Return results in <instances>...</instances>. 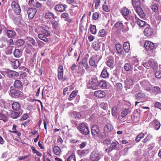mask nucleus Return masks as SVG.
<instances>
[{
  "label": "nucleus",
  "mask_w": 161,
  "mask_h": 161,
  "mask_svg": "<svg viewBox=\"0 0 161 161\" xmlns=\"http://www.w3.org/2000/svg\"><path fill=\"white\" fill-rule=\"evenodd\" d=\"M101 76L103 78H108L109 76V74L108 72L107 69H103L101 73Z\"/></svg>",
  "instance_id": "33"
},
{
  "label": "nucleus",
  "mask_w": 161,
  "mask_h": 161,
  "mask_svg": "<svg viewBox=\"0 0 161 161\" xmlns=\"http://www.w3.org/2000/svg\"><path fill=\"white\" fill-rule=\"evenodd\" d=\"M153 136L150 134H148L147 136L144 139L143 141V142L146 143L148 141H150L152 138Z\"/></svg>",
  "instance_id": "46"
},
{
  "label": "nucleus",
  "mask_w": 161,
  "mask_h": 161,
  "mask_svg": "<svg viewBox=\"0 0 161 161\" xmlns=\"http://www.w3.org/2000/svg\"><path fill=\"white\" fill-rule=\"evenodd\" d=\"M86 144L87 143L86 142H82L79 145L80 148L81 149L84 148L86 145Z\"/></svg>",
  "instance_id": "64"
},
{
  "label": "nucleus",
  "mask_w": 161,
  "mask_h": 161,
  "mask_svg": "<svg viewBox=\"0 0 161 161\" xmlns=\"http://www.w3.org/2000/svg\"><path fill=\"white\" fill-rule=\"evenodd\" d=\"M155 76L158 79L161 78V71H156L155 73Z\"/></svg>",
  "instance_id": "59"
},
{
  "label": "nucleus",
  "mask_w": 161,
  "mask_h": 161,
  "mask_svg": "<svg viewBox=\"0 0 161 161\" xmlns=\"http://www.w3.org/2000/svg\"><path fill=\"white\" fill-rule=\"evenodd\" d=\"M102 57L101 55L94 54L90 58L89 60V65L91 66L96 67L97 64L100 60L101 59Z\"/></svg>",
  "instance_id": "3"
},
{
  "label": "nucleus",
  "mask_w": 161,
  "mask_h": 161,
  "mask_svg": "<svg viewBox=\"0 0 161 161\" xmlns=\"http://www.w3.org/2000/svg\"><path fill=\"white\" fill-rule=\"evenodd\" d=\"M117 108L116 107H113L112 109V114L114 119L117 118Z\"/></svg>",
  "instance_id": "37"
},
{
  "label": "nucleus",
  "mask_w": 161,
  "mask_h": 161,
  "mask_svg": "<svg viewBox=\"0 0 161 161\" xmlns=\"http://www.w3.org/2000/svg\"><path fill=\"white\" fill-rule=\"evenodd\" d=\"M94 95L96 97L102 98L105 96L106 93L103 91L98 90L95 92Z\"/></svg>",
  "instance_id": "18"
},
{
  "label": "nucleus",
  "mask_w": 161,
  "mask_h": 161,
  "mask_svg": "<svg viewBox=\"0 0 161 161\" xmlns=\"http://www.w3.org/2000/svg\"><path fill=\"white\" fill-rule=\"evenodd\" d=\"M100 3V0H94V3H95V9H98V7L99 6Z\"/></svg>",
  "instance_id": "57"
},
{
  "label": "nucleus",
  "mask_w": 161,
  "mask_h": 161,
  "mask_svg": "<svg viewBox=\"0 0 161 161\" xmlns=\"http://www.w3.org/2000/svg\"><path fill=\"white\" fill-rule=\"evenodd\" d=\"M12 108L14 110H19L20 108V103L17 102H14L12 104Z\"/></svg>",
  "instance_id": "24"
},
{
  "label": "nucleus",
  "mask_w": 161,
  "mask_h": 161,
  "mask_svg": "<svg viewBox=\"0 0 161 161\" xmlns=\"http://www.w3.org/2000/svg\"><path fill=\"white\" fill-rule=\"evenodd\" d=\"M91 131L92 135L96 136H99L100 130L98 125H93L91 128Z\"/></svg>",
  "instance_id": "12"
},
{
  "label": "nucleus",
  "mask_w": 161,
  "mask_h": 161,
  "mask_svg": "<svg viewBox=\"0 0 161 161\" xmlns=\"http://www.w3.org/2000/svg\"><path fill=\"white\" fill-rule=\"evenodd\" d=\"M148 63L149 69L150 68L154 69L158 66L157 62L153 59H149Z\"/></svg>",
  "instance_id": "22"
},
{
  "label": "nucleus",
  "mask_w": 161,
  "mask_h": 161,
  "mask_svg": "<svg viewBox=\"0 0 161 161\" xmlns=\"http://www.w3.org/2000/svg\"><path fill=\"white\" fill-rule=\"evenodd\" d=\"M16 43L18 46H21L25 43V41L22 39H19L17 41Z\"/></svg>",
  "instance_id": "49"
},
{
  "label": "nucleus",
  "mask_w": 161,
  "mask_h": 161,
  "mask_svg": "<svg viewBox=\"0 0 161 161\" xmlns=\"http://www.w3.org/2000/svg\"><path fill=\"white\" fill-rule=\"evenodd\" d=\"M132 65H130L129 63H126L124 66L125 69L126 71H129L132 68Z\"/></svg>",
  "instance_id": "55"
},
{
  "label": "nucleus",
  "mask_w": 161,
  "mask_h": 161,
  "mask_svg": "<svg viewBox=\"0 0 161 161\" xmlns=\"http://www.w3.org/2000/svg\"><path fill=\"white\" fill-rule=\"evenodd\" d=\"M151 7L152 10H158V7L154 3H153L151 5Z\"/></svg>",
  "instance_id": "61"
},
{
  "label": "nucleus",
  "mask_w": 161,
  "mask_h": 161,
  "mask_svg": "<svg viewBox=\"0 0 161 161\" xmlns=\"http://www.w3.org/2000/svg\"><path fill=\"white\" fill-rule=\"evenodd\" d=\"M14 46H9L6 48L5 52L7 54H10L12 53L13 48Z\"/></svg>",
  "instance_id": "47"
},
{
  "label": "nucleus",
  "mask_w": 161,
  "mask_h": 161,
  "mask_svg": "<svg viewBox=\"0 0 161 161\" xmlns=\"http://www.w3.org/2000/svg\"><path fill=\"white\" fill-rule=\"evenodd\" d=\"M67 161H75V158L74 155H71L67 159Z\"/></svg>",
  "instance_id": "60"
},
{
  "label": "nucleus",
  "mask_w": 161,
  "mask_h": 161,
  "mask_svg": "<svg viewBox=\"0 0 161 161\" xmlns=\"http://www.w3.org/2000/svg\"><path fill=\"white\" fill-rule=\"evenodd\" d=\"M123 48L126 53H128L130 50V43L128 42H125L123 45Z\"/></svg>",
  "instance_id": "31"
},
{
  "label": "nucleus",
  "mask_w": 161,
  "mask_h": 161,
  "mask_svg": "<svg viewBox=\"0 0 161 161\" xmlns=\"http://www.w3.org/2000/svg\"><path fill=\"white\" fill-rule=\"evenodd\" d=\"M67 6L66 5L63 4H58L54 8L55 10H65Z\"/></svg>",
  "instance_id": "30"
},
{
  "label": "nucleus",
  "mask_w": 161,
  "mask_h": 161,
  "mask_svg": "<svg viewBox=\"0 0 161 161\" xmlns=\"http://www.w3.org/2000/svg\"><path fill=\"white\" fill-rule=\"evenodd\" d=\"M130 112V110L129 109L126 108L122 112L121 115V116L123 118Z\"/></svg>",
  "instance_id": "40"
},
{
  "label": "nucleus",
  "mask_w": 161,
  "mask_h": 161,
  "mask_svg": "<svg viewBox=\"0 0 161 161\" xmlns=\"http://www.w3.org/2000/svg\"><path fill=\"white\" fill-rule=\"evenodd\" d=\"M133 6L135 10H142L140 7L141 2L140 0H132Z\"/></svg>",
  "instance_id": "13"
},
{
  "label": "nucleus",
  "mask_w": 161,
  "mask_h": 161,
  "mask_svg": "<svg viewBox=\"0 0 161 161\" xmlns=\"http://www.w3.org/2000/svg\"><path fill=\"white\" fill-rule=\"evenodd\" d=\"M39 29L43 34H39L38 36V37L45 42H48V40L47 37L50 35V33L48 31V27L45 25H43L41 26Z\"/></svg>",
  "instance_id": "1"
},
{
  "label": "nucleus",
  "mask_w": 161,
  "mask_h": 161,
  "mask_svg": "<svg viewBox=\"0 0 161 161\" xmlns=\"http://www.w3.org/2000/svg\"><path fill=\"white\" fill-rule=\"evenodd\" d=\"M122 14L124 16H127L129 14V11H121Z\"/></svg>",
  "instance_id": "62"
},
{
  "label": "nucleus",
  "mask_w": 161,
  "mask_h": 161,
  "mask_svg": "<svg viewBox=\"0 0 161 161\" xmlns=\"http://www.w3.org/2000/svg\"><path fill=\"white\" fill-rule=\"evenodd\" d=\"M136 11L141 18H143L145 17V14L143 11Z\"/></svg>",
  "instance_id": "54"
},
{
  "label": "nucleus",
  "mask_w": 161,
  "mask_h": 161,
  "mask_svg": "<svg viewBox=\"0 0 161 161\" xmlns=\"http://www.w3.org/2000/svg\"><path fill=\"white\" fill-rule=\"evenodd\" d=\"M107 35L106 31L104 29H103L99 31L98 32V35L100 37H103Z\"/></svg>",
  "instance_id": "36"
},
{
  "label": "nucleus",
  "mask_w": 161,
  "mask_h": 161,
  "mask_svg": "<svg viewBox=\"0 0 161 161\" xmlns=\"http://www.w3.org/2000/svg\"><path fill=\"white\" fill-rule=\"evenodd\" d=\"M64 70L62 66H59L58 69V79L62 82L64 81L65 80V78L63 77Z\"/></svg>",
  "instance_id": "10"
},
{
  "label": "nucleus",
  "mask_w": 161,
  "mask_h": 161,
  "mask_svg": "<svg viewBox=\"0 0 161 161\" xmlns=\"http://www.w3.org/2000/svg\"><path fill=\"white\" fill-rule=\"evenodd\" d=\"M1 73L5 77L8 76L13 79H15L16 77L19 75V74L17 72L12 70L2 71Z\"/></svg>",
  "instance_id": "6"
},
{
  "label": "nucleus",
  "mask_w": 161,
  "mask_h": 161,
  "mask_svg": "<svg viewBox=\"0 0 161 161\" xmlns=\"http://www.w3.org/2000/svg\"><path fill=\"white\" fill-rule=\"evenodd\" d=\"M93 48L96 51L99 50L100 49V46L97 42H94L92 44Z\"/></svg>",
  "instance_id": "43"
},
{
  "label": "nucleus",
  "mask_w": 161,
  "mask_h": 161,
  "mask_svg": "<svg viewBox=\"0 0 161 161\" xmlns=\"http://www.w3.org/2000/svg\"><path fill=\"white\" fill-rule=\"evenodd\" d=\"M77 94V92L76 91H73L70 95L69 96V97L68 98V100L71 101L76 96Z\"/></svg>",
  "instance_id": "44"
},
{
  "label": "nucleus",
  "mask_w": 161,
  "mask_h": 161,
  "mask_svg": "<svg viewBox=\"0 0 161 161\" xmlns=\"http://www.w3.org/2000/svg\"><path fill=\"white\" fill-rule=\"evenodd\" d=\"M98 86L101 87L103 89H104L107 86L106 83L104 80H101L98 82Z\"/></svg>",
  "instance_id": "39"
},
{
  "label": "nucleus",
  "mask_w": 161,
  "mask_h": 161,
  "mask_svg": "<svg viewBox=\"0 0 161 161\" xmlns=\"http://www.w3.org/2000/svg\"><path fill=\"white\" fill-rule=\"evenodd\" d=\"M53 152L56 155H60L61 154V151L60 147L57 146H55L53 148Z\"/></svg>",
  "instance_id": "34"
},
{
  "label": "nucleus",
  "mask_w": 161,
  "mask_h": 161,
  "mask_svg": "<svg viewBox=\"0 0 161 161\" xmlns=\"http://www.w3.org/2000/svg\"><path fill=\"white\" fill-rule=\"evenodd\" d=\"M20 112L12 111L11 114V117L13 119H17L19 116Z\"/></svg>",
  "instance_id": "35"
},
{
  "label": "nucleus",
  "mask_w": 161,
  "mask_h": 161,
  "mask_svg": "<svg viewBox=\"0 0 161 161\" xmlns=\"http://www.w3.org/2000/svg\"><path fill=\"white\" fill-rule=\"evenodd\" d=\"M45 17L47 19H52L53 18L54 15L53 13L49 12L46 14Z\"/></svg>",
  "instance_id": "45"
},
{
  "label": "nucleus",
  "mask_w": 161,
  "mask_h": 161,
  "mask_svg": "<svg viewBox=\"0 0 161 161\" xmlns=\"http://www.w3.org/2000/svg\"><path fill=\"white\" fill-rule=\"evenodd\" d=\"M99 17V14L97 13H94L92 15L93 18L95 19H97Z\"/></svg>",
  "instance_id": "63"
},
{
  "label": "nucleus",
  "mask_w": 161,
  "mask_h": 161,
  "mask_svg": "<svg viewBox=\"0 0 161 161\" xmlns=\"http://www.w3.org/2000/svg\"><path fill=\"white\" fill-rule=\"evenodd\" d=\"M115 47L117 52L119 53H121L122 51V48L121 47V46L120 44H116L115 45Z\"/></svg>",
  "instance_id": "48"
},
{
  "label": "nucleus",
  "mask_w": 161,
  "mask_h": 161,
  "mask_svg": "<svg viewBox=\"0 0 161 161\" xmlns=\"http://www.w3.org/2000/svg\"><path fill=\"white\" fill-rule=\"evenodd\" d=\"M153 32V30L149 27H146L144 31V33L145 35L147 36L152 35Z\"/></svg>",
  "instance_id": "21"
},
{
  "label": "nucleus",
  "mask_w": 161,
  "mask_h": 161,
  "mask_svg": "<svg viewBox=\"0 0 161 161\" xmlns=\"http://www.w3.org/2000/svg\"><path fill=\"white\" fill-rule=\"evenodd\" d=\"M16 91V90L14 88L11 89L9 92L10 95L12 97H14Z\"/></svg>",
  "instance_id": "56"
},
{
  "label": "nucleus",
  "mask_w": 161,
  "mask_h": 161,
  "mask_svg": "<svg viewBox=\"0 0 161 161\" xmlns=\"http://www.w3.org/2000/svg\"><path fill=\"white\" fill-rule=\"evenodd\" d=\"M11 6L14 10H21L19 5L14 1L12 3Z\"/></svg>",
  "instance_id": "32"
},
{
  "label": "nucleus",
  "mask_w": 161,
  "mask_h": 161,
  "mask_svg": "<svg viewBox=\"0 0 161 161\" xmlns=\"http://www.w3.org/2000/svg\"><path fill=\"white\" fill-rule=\"evenodd\" d=\"M14 86L15 88L20 89L23 87V84L20 80H16L14 82Z\"/></svg>",
  "instance_id": "17"
},
{
  "label": "nucleus",
  "mask_w": 161,
  "mask_h": 161,
  "mask_svg": "<svg viewBox=\"0 0 161 161\" xmlns=\"http://www.w3.org/2000/svg\"><path fill=\"white\" fill-rule=\"evenodd\" d=\"M28 14L29 18L30 19H32L35 14L36 13V11H27Z\"/></svg>",
  "instance_id": "41"
},
{
  "label": "nucleus",
  "mask_w": 161,
  "mask_h": 161,
  "mask_svg": "<svg viewBox=\"0 0 161 161\" xmlns=\"http://www.w3.org/2000/svg\"><path fill=\"white\" fill-rule=\"evenodd\" d=\"M144 136V134L142 133H141L136 137L135 140L137 142H139L143 138Z\"/></svg>",
  "instance_id": "42"
},
{
  "label": "nucleus",
  "mask_w": 161,
  "mask_h": 161,
  "mask_svg": "<svg viewBox=\"0 0 161 161\" xmlns=\"http://www.w3.org/2000/svg\"><path fill=\"white\" fill-rule=\"evenodd\" d=\"M12 66L14 69L17 68L19 65V61L17 59H14L12 61H10Z\"/></svg>",
  "instance_id": "26"
},
{
  "label": "nucleus",
  "mask_w": 161,
  "mask_h": 161,
  "mask_svg": "<svg viewBox=\"0 0 161 161\" xmlns=\"http://www.w3.org/2000/svg\"><path fill=\"white\" fill-rule=\"evenodd\" d=\"M152 90L153 92H155L157 94L160 93L161 92L160 88L158 86H155L153 87Z\"/></svg>",
  "instance_id": "51"
},
{
  "label": "nucleus",
  "mask_w": 161,
  "mask_h": 161,
  "mask_svg": "<svg viewBox=\"0 0 161 161\" xmlns=\"http://www.w3.org/2000/svg\"><path fill=\"white\" fill-rule=\"evenodd\" d=\"M149 125L151 127H153L156 130H158L160 126L159 121L157 119H155L153 121L151 122Z\"/></svg>",
  "instance_id": "14"
},
{
  "label": "nucleus",
  "mask_w": 161,
  "mask_h": 161,
  "mask_svg": "<svg viewBox=\"0 0 161 161\" xmlns=\"http://www.w3.org/2000/svg\"><path fill=\"white\" fill-rule=\"evenodd\" d=\"M8 116V112L5 110L2 111L0 113V120H3L4 122L6 121Z\"/></svg>",
  "instance_id": "15"
},
{
  "label": "nucleus",
  "mask_w": 161,
  "mask_h": 161,
  "mask_svg": "<svg viewBox=\"0 0 161 161\" xmlns=\"http://www.w3.org/2000/svg\"><path fill=\"white\" fill-rule=\"evenodd\" d=\"M90 30L91 33L93 34L96 33L97 30L96 29V27L95 25H92L90 27Z\"/></svg>",
  "instance_id": "50"
},
{
  "label": "nucleus",
  "mask_w": 161,
  "mask_h": 161,
  "mask_svg": "<svg viewBox=\"0 0 161 161\" xmlns=\"http://www.w3.org/2000/svg\"><path fill=\"white\" fill-rule=\"evenodd\" d=\"M130 62L132 66H136L139 64L138 59L135 57H133L130 60Z\"/></svg>",
  "instance_id": "29"
},
{
  "label": "nucleus",
  "mask_w": 161,
  "mask_h": 161,
  "mask_svg": "<svg viewBox=\"0 0 161 161\" xmlns=\"http://www.w3.org/2000/svg\"><path fill=\"white\" fill-rule=\"evenodd\" d=\"M118 75L117 70H114L111 77V80L112 81L115 82L118 80Z\"/></svg>",
  "instance_id": "27"
},
{
  "label": "nucleus",
  "mask_w": 161,
  "mask_h": 161,
  "mask_svg": "<svg viewBox=\"0 0 161 161\" xmlns=\"http://www.w3.org/2000/svg\"><path fill=\"white\" fill-rule=\"evenodd\" d=\"M106 63L107 65L110 68H113L114 67V58L110 57L107 59Z\"/></svg>",
  "instance_id": "20"
},
{
  "label": "nucleus",
  "mask_w": 161,
  "mask_h": 161,
  "mask_svg": "<svg viewBox=\"0 0 161 161\" xmlns=\"http://www.w3.org/2000/svg\"><path fill=\"white\" fill-rule=\"evenodd\" d=\"M144 47L147 51H152L155 49L154 43L148 41H146L145 42Z\"/></svg>",
  "instance_id": "11"
},
{
  "label": "nucleus",
  "mask_w": 161,
  "mask_h": 161,
  "mask_svg": "<svg viewBox=\"0 0 161 161\" xmlns=\"http://www.w3.org/2000/svg\"><path fill=\"white\" fill-rule=\"evenodd\" d=\"M102 157L103 155L101 151L97 150H94L90 155V159L92 161H98Z\"/></svg>",
  "instance_id": "4"
},
{
  "label": "nucleus",
  "mask_w": 161,
  "mask_h": 161,
  "mask_svg": "<svg viewBox=\"0 0 161 161\" xmlns=\"http://www.w3.org/2000/svg\"><path fill=\"white\" fill-rule=\"evenodd\" d=\"M6 36L9 38H13L16 35V33L12 30H7L6 32Z\"/></svg>",
  "instance_id": "23"
},
{
  "label": "nucleus",
  "mask_w": 161,
  "mask_h": 161,
  "mask_svg": "<svg viewBox=\"0 0 161 161\" xmlns=\"http://www.w3.org/2000/svg\"><path fill=\"white\" fill-rule=\"evenodd\" d=\"M135 98L137 100H142L145 98L146 95L144 93L139 92L135 95Z\"/></svg>",
  "instance_id": "19"
},
{
  "label": "nucleus",
  "mask_w": 161,
  "mask_h": 161,
  "mask_svg": "<svg viewBox=\"0 0 161 161\" xmlns=\"http://www.w3.org/2000/svg\"><path fill=\"white\" fill-rule=\"evenodd\" d=\"M100 107L104 110H107L108 108V104L107 103L103 102L100 104Z\"/></svg>",
  "instance_id": "52"
},
{
  "label": "nucleus",
  "mask_w": 161,
  "mask_h": 161,
  "mask_svg": "<svg viewBox=\"0 0 161 161\" xmlns=\"http://www.w3.org/2000/svg\"><path fill=\"white\" fill-rule=\"evenodd\" d=\"M136 22L137 24L141 27H143L145 24V22L144 21L138 18L136 19Z\"/></svg>",
  "instance_id": "38"
},
{
  "label": "nucleus",
  "mask_w": 161,
  "mask_h": 161,
  "mask_svg": "<svg viewBox=\"0 0 161 161\" xmlns=\"http://www.w3.org/2000/svg\"><path fill=\"white\" fill-rule=\"evenodd\" d=\"M122 147L121 145L119 144L117 141L112 142L110 145V147L108 149H106V151L107 152H109L112 151L113 149H116L117 150H119Z\"/></svg>",
  "instance_id": "8"
},
{
  "label": "nucleus",
  "mask_w": 161,
  "mask_h": 161,
  "mask_svg": "<svg viewBox=\"0 0 161 161\" xmlns=\"http://www.w3.org/2000/svg\"><path fill=\"white\" fill-rule=\"evenodd\" d=\"M22 51L18 49H15L14 52V55L16 58L20 57L22 55Z\"/></svg>",
  "instance_id": "28"
},
{
  "label": "nucleus",
  "mask_w": 161,
  "mask_h": 161,
  "mask_svg": "<svg viewBox=\"0 0 161 161\" xmlns=\"http://www.w3.org/2000/svg\"><path fill=\"white\" fill-rule=\"evenodd\" d=\"M22 93L19 90H16L14 97H21Z\"/></svg>",
  "instance_id": "58"
},
{
  "label": "nucleus",
  "mask_w": 161,
  "mask_h": 161,
  "mask_svg": "<svg viewBox=\"0 0 161 161\" xmlns=\"http://www.w3.org/2000/svg\"><path fill=\"white\" fill-rule=\"evenodd\" d=\"M26 40H27L28 42H30V43H31L33 45H35V41L34 39L31 37H27L26 38Z\"/></svg>",
  "instance_id": "53"
},
{
  "label": "nucleus",
  "mask_w": 161,
  "mask_h": 161,
  "mask_svg": "<svg viewBox=\"0 0 161 161\" xmlns=\"http://www.w3.org/2000/svg\"><path fill=\"white\" fill-rule=\"evenodd\" d=\"M77 128L80 132L82 134L87 135L89 133L90 131L88 127L86 124L84 123L80 124Z\"/></svg>",
  "instance_id": "5"
},
{
  "label": "nucleus",
  "mask_w": 161,
  "mask_h": 161,
  "mask_svg": "<svg viewBox=\"0 0 161 161\" xmlns=\"http://www.w3.org/2000/svg\"><path fill=\"white\" fill-rule=\"evenodd\" d=\"M79 64H81L86 70H89L90 68L87 63V59L86 58H83L82 61Z\"/></svg>",
  "instance_id": "16"
},
{
  "label": "nucleus",
  "mask_w": 161,
  "mask_h": 161,
  "mask_svg": "<svg viewBox=\"0 0 161 161\" xmlns=\"http://www.w3.org/2000/svg\"><path fill=\"white\" fill-rule=\"evenodd\" d=\"M98 86V82L97 77L94 75L92 76L89 80L87 87L89 89L96 90Z\"/></svg>",
  "instance_id": "2"
},
{
  "label": "nucleus",
  "mask_w": 161,
  "mask_h": 161,
  "mask_svg": "<svg viewBox=\"0 0 161 161\" xmlns=\"http://www.w3.org/2000/svg\"><path fill=\"white\" fill-rule=\"evenodd\" d=\"M135 80L133 77H128L125 81V87L129 89L130 88L134 85Z\"/></svg>",
  "instance_id": "9"
},
{
  "label": "nucleus",
  "mask_w": 161,
  "mask_h": 161,
  "mask_svg": "<svg viewBox=\"0 0 161 161\" xmlns=\"http://www.w3.org/2000/svg\"><path fill=\"white\" fill-rule=\"evenodd\" d=\"M17 126L15 125H14L13 126L12 130H9V131L12 133H15L18 136H20L21 134L20 132H18L17 130Z\"/></svg>",
  "instance_id": "25"
},
{
  "label": "nucleus",
  "mask_w": 161,
  "mask_h": 161,
  "mask_svg": "<svg viewBox=\"0 0 161 161\" xmlns=\"http://www.w3.org/2000/svg\"><path fill=\"white\" fill-rule=\"evenodd\" d=\"M113 127L110 124H107L104 128V130L102 133L101 134V136L102 138H104L108 135V133L112 130Z\"/></svg>",
  "instance_id": "7"
}]
</instances>
